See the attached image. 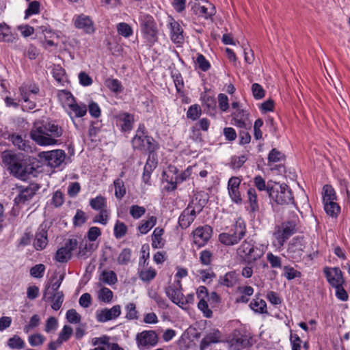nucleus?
<instances>
[{
    "label": "nucleus",
    "mask_w": 350,
    "mask_h": 350,
    "mask_svg": "<svg viewBox=\"0 0 350 350\" xmlns=\"http://www.w3.org/2000/svg\"><path fill=\"white\" fill-rule=\"evenodd\" d=\"M63 129L54 121L40 120L34 122L30 132L31 139L40 146L55 145Z\"/></svg>",
    "instance_id": "f257e3e1"
},
{
    "label": "nucleus",
    "mask_w": 350,
    "mask_h": 350,
    "mask_svg": "<svg viewBox=\"0 0 350 350\" xmlns=\"http://www.w3.org/2000/svg\"><path fill=\"white\" fill-rule=\"evenodd\" d=\"M1 159L2 164L11 175L21 180H25L27 178L29 166L23 154L6 150L1 152Z\"/></svg>",
    "instance_id": "f03ea898"
},
{
    "label": "nucleus",
    "mask_w": 350,
    "mask_h": 350,
    "mask_svg": "<svg viewBox=\"0 0 350 350\" xmlns=\"http://www.w3.org/2000/svg\"><path fill=\"white\" fill-rule=\"evenodd\" d=\"M139 22L140 30L146 44L149 46H153L159 40V29L156 21L150 14H141Z\"/></svg>",
    "instance_id": "7ed1b4c3"
},
{
    "label": "nucleus",
    "mask_w": 350,
    "mask_h": 350,
    "mask_svg": "<svg viewBox=\"0 0 350 350\" xmlns=\"http://www.w3.org/2000/svg\"><path fill=\"white\" fill-rule=\"evenodd\" d=\"M268 194L269 198L276 204L288 205L294 204V198L289 187L286 184L274 183L269 186Z\"/></svg>",
    "instance_id": "20e7f679"
},
{
    "label": "nucleus",
    "mask_w": 350,
    "mask_h": 350,
    "mask_svg": "<svg viewBox=\"0 0 350 350\" xmlns=\"http://www.w3.org/2000/svg\"><path fill=\"white\" fill-rule=\"evenodd\" d=\"M131 143L134 149L138 150L144 154H152L157 148L155 140L148 135H144L143 137L135 135Z\"/></svg>",
    "instance_id": "39448f33"
},
{
    "label": "nucleus",
    "mask_w": 350,
    "mask_h": 350,
    "mask_svg": "<svg viewBox=\"0 0 350 350\" xmlns=\"http://www.w3.org/2000/svg\"><path fill=\"white\" fill-rule=\"evenodd\" d=\"M136 342L140 350H146L158 342V335L154 330H144L136 335Z\"/></svg>",
    "instance_id": "423d86ee"
},
{
    "label": "nucleus",
    "mask_w": 350,
    "mask_h": 350,
    "mask_svg": "<svg viewBox=\"0 0 350 350\" xmlns=\"http://www.w3.org/2000/svg\"><path fill=\"white\" fill-rule=\"evenodd\" d=\"M305 243L303 237H294L289 243L287 248V256L293 261H300L302 259Z\"/></svg>",
    "instance_id": "0eeeda50"
},
{
    "label": "nucleus",
    "mask_w": 350,
    "mask_h": 350,
    "mask_svg": "<svg viewBox=\"0 0 350 350\" xmlns=\"http://www.w3.org/2000/svg\"><path fill=\"white\" fill-rule=\"evenodd\" d=\"M238 255L248 263L253 262L260 258L262 253L251 242L244 241L237 250Z\"/></svg>",
    "instance_id": "6e6552de"
},
{
    "label": "nucleus",
    "mask_w": 350,
    "mask_h": 350,
    "mask_svg": "<svg viewBox=\"0 0 350 350\" xmlns=\"http://www.w3.org/2000/svg\"><path fill=\"white\" fill-rule=\"evenodd\" d=\"M296 232V224L293 221L283 222L278 230L275 232L274 235L278 240V244L282 246L286 241Z\"/></svg>",
    "instance_id": "1a4fd4ad"
},
{
    "label": "nucleus",
    "mask_w": 350,
    "mask_h": 350,
    "mask_svg": "<svg viewBox=\"0 0 350 350\" xmlns=\"http://www.w3.org/2000/svg\"><path fill=\"white\" fill-rule=\"evenodd\" d=\"M77 240L75 239H68L64 246L59 248L55 255V260L59 262H66L70 259L72 251L77 247Z\"/></svg>",
    "instance_id": "9d476101"
},
{
    "label": "nucleus",
    "mask_w": 350,
    "mask_h": 350,
    "mask_svg": "<svg viewBox=\"0 0 350 350\" xmlns=\"http://www.w3.org/2000/svg\"><path fill=\"white\" fill-rule=\"evenodd\" d=\"M76 29L82 30L87 34H93L95 32L94 23L92 18L84 14L75 15L72 19Z\"/></svg>",
    "instance_id": "9b49d317"
},
{
    "label": "nucleus",
    "mask_w": 350,
    "mask_h": 350,
    "mask_svg": "<svg viewBox=\"0 0 350 350\" xmlns=\"http://www.w3.org/2000/svg\"><path fill=\"white\" fill-rule=\"evenodd\" d=\"M39 189L40 187L36 183H31L27 187L20 186L18 187L19 193L14 199L15 204L20 205L29 202Z\"/></svg>",
    "instance_id": "f8f14e48"
},
{
    "label": "nucleus",
    "mask_w": 350,
    "mask_h": 350,
    "mask_svg": "<svg viewBox=\"0 0 350 350\" xmlns=\"http://www.w3.org/2000/svg\"><path fill=\"white\" fill-rule=\"evenodd\" d=\"M241 180L237 176H232L228 182V191L231 200L237 204H241L243 198L240 191Z\"/></svg>",
    "instance_id": "ddd939ff"
},
{
    "label": "nucleus",
    "mask_w": 350,
    "mask_h": 350,
    "mask_svg": "<svg viewBox=\"0 0 350 350\" xmlns=\"http://www.w3.org/2000/svg\"><path fill=\"white\" fill-rule=\"evenodd\" d=\"M121 314V307L120 305H115L111 308H103L96 310V318L97 321L105 323L111 320L116 319Z\"/></svg>",
    "instance_id": "4468645a"
},
{
    "label": "nucleus",
    "mask_w": 350,
    "mask_h": 350,
    "mask_svg": "<svg viewBox=\"0 0 350 350\" xmlns=\"http://www.w3.org/2000/svg\"><path fill=\"white\" fill-rule=\"evenodd\" d=\"M212 228L209 226L197 228L193 232V243L198 247L204 245L211 237Z\"/></svg>",
    "instance_id": "2eb2a0df"
},
{
    "label": "nucleus",
    "mask_w": 350,
    "mask_h": 350,
    "mask_svg": "<svg viewBox=\"0 0 350 350\" xmlns=\"http://www.w3.org/2000/svg\"><path fill=\"white\" fill-rule=\"evenodd\" d=\"M230 347L234 350H242L250 345V338L240 331L234 330L230 339Z\"/></svg>",
    "instance_id": "dca6fc26"
},
{
    "label": "nucleus",
    "mask_w": 350,
    "mask_h": 350,
    "mask_svg": "<svg viewBox=\"0 0 350 350\" xmlns=\"http://www.w3.org/2000/svg\"><path fill=\"white\" fill-rule=\"evenodd\" d=\"M165 293L173 303L180 306V302L183 297L180 281H174L172 284L166 287Z\"/></svg>",
    "instance_id": "f3484780"
},
{
    "label": "nucleus",
    "mask_w": 350,
    "mask_h": 350,
    "mask_svg": "<svg viewBox=\"0 0 350 350\" xmlns=\"http://www.w3.org/2000/svg\"><path fill=\"white\" fill-rule=\"evenodd\" d=\"M50 286H46L43 293L42 299L46 301L52 302L51 308L54 310H58L64 301L63 292L49 293Z\"/></svg>",
    "instance_id": "a211bd4d"
},
{
    "label": "nucleus",
    "mask_w": 350,
    "mask_h": 350,
    "mask_svg": "<svg viewBox=\"0 0 350 350\" xmlns=\"http://www.w3.org/2000/svg\"><path fill=\"white\" fill-rule=\"evenodd\" d=\"M324 273L328 282L333 287L340 286L344 283L342 271L338 267H326Z\"/></svg>",
    "instance_id": "6ab92c4d"
},
{
    "label": "nucleus",
    "mask_w": 350,
    "mask_h": 350,
    "mask_svg": "<svg viewBox=\"0 0 350 350\" xmlns=\"http://www.w3.org/2000/svg\"><path fill=\"white\" fill-rule=\"evenodd\" d=\"M191 207L192 204H189L179 216L178 224L183 229L188 228L196 217V212L191 209Z\"/></svg>",
    "instance_id": "aec40b11"
},
{
    "label": "nucleus",
    "mask_w": 350,
    "mask_h": 350,
    "mask_svg": "<svg viewBox=\"0 0 350 350\" xmlns=\"http://www.w3.org/2000/svg\"><path fill=\"white\" fill-rule=\"evenodd\" d=\"M66 153L62 150H55L46 152V159L49 165L52 167H57L64 161Z\"/></svg>",
    "instance_id": "412c9836"
},
{
    "label": "nucleus",
    "mask_w": 350,
    "mask_h": 350,
    "mask_svg": "<svg viewBox=\"0 0 350 350\" xmlns=\"http://www.w3.org/2000/svg\"><path fill=\"white\" fill-rule=\"evenodd\" d=\"M170 37L173 42L180 44L184 41L183 35V30L180 25L174 18H171L170 21Z\"/></svg>",
    "instance_id": "4be33fe9"
},
{
    "label": "nucleus",
    "mask_w": 350,
    "mask_h": 350,
    "mask_svg": "<svg viewBox=\"0 0 350 350\" xmlns=\"http://www.w3.org/2000/svg\"><path fill=\"white\" fill-rule=\"evenodd\" d=\"M10 139L12 141L13 145L18 149L25 152L31 151L29 141L26 140L21 135L13 133L10 136Z\"/></svg>",
    "instance_id": "5701e85b"
},
{
    "label": "nucleus",
    "mask_w": 350,
    "mask_h": 350,
    "mask_svg": "<svg viewBox=\"0 0 350 350\" xmlns=\"http://www.w3.org/2000/svg\"><path fill=\"white\" fill-rule=\"evenodd\" d=\"M48 244L47 231L44 229H38L36 233L33 246L36 250H42Z\"/></svg>",
    "instance_id": "b1692460"
},
{
    "label": "nucleus",
    "mask_w": 350,
    "mask_h": 350,
    "mask_svg": "<svg viewBox=\"0 0 350 350\" xmlns=\"http://www.w3.org/2000/svg\"><path fill=\"white\" fill-rule=\"evenodd\" d=\"M249 306L255 313L268 314L267 304L264 299L259 297L258 295H256L255 298L252 300Z\"/></svg>",
    "instance_id": "393cba45"
},
{
    "label": "nucleus",
    "mask_w": 350,
    "mask_h": 350,
    "mask_svg": "<svg viewBox=\"0 0 350 350\" xmlns=\"http://www.w3.org/2000/svg\"><path fill=\"white\" fill-rule=\"evenodd\" d=\"M229 232L230 234H232L233 237H237V239H239V242L244 237L246 233V228L244 221L240 218L238 219L229 230Z\"/></svg>",
    "instance_id": "a878e982"
},
{
    "label": "nucleus",
    "mask_w": 350,
    "mask_h": 350,
    "mask_svg": "<svg viewBox=\"0 0 350 350\" xmlns=\"http://www.w3.org/2000/svg\"><path fill=\"white\" fill-rule=\"evenodd\" d=\"M190 170L187 168L186 170L183 172L180 175L176 176L174 177L172 176L170 179H167V183H168L170 186L166 187V190L168 191H174L177 187V184L180 183L189 176Z\"/></svg>",
    "instance_id": "bb28decb"
},
{
    "label": "nucleus",
    "mask_w": 350,
    "mask_h": 350,
    "mask_svg": "<svg viewBox=\"0 0 350 350\" xmlns=\"http://www.w3.org/2000/svg\"><path fill=\"white\" fill-rule=\"evenodd\" d=\"M16 35L13 34L10 27L5 23H0V42L13 43L16 40Z\"/></svg>",
    "instance_id": "cd10ccee"
},
{
    "label": "nucleus",
    "mask_w": 350,
    "mask_h": 350,
    "mask_svg": "<svg viewBox=\"0 0 350 350\" xmlns=\"http://www.w3.org/2000/svg\"><path fill=\"white\" fill-rule=\"evenodd\" d=\"M221 338V333L218 329H213L208 333L201 341L202 349L208 347L212 343H216Z\"/></svg>",
    "instance_id": "c85d7f7f"
},
{
    "label": "nucleus",
    "mask_w": 350,
    "mask_h": 350,
    "mask_svg": "<svg viewBox=\"0 0 350 350\" xmlns=\"http://www.w3.org/2000/svg\"><path fill=\"white\" fill-rule=\"evenodd\" d=\"M247 202L250 204V212L254 214L259 211L257 194L254 188L250 187L247 191Z\"/></svg>",
    "instance_id": "c756f323"
},
{
    "label": "nucleus",
    "mask_w": 350,
    "mask_h": 350,
    "mask_svg": "<svg viewBox=\"0 0 350 350\" xmlns=\"http://www.w3.org/2000/svg\"><path fill=\"white\" fill-rule=\"evenodd\" d=\"M90 206L95 211H101L107 209V200L102 196H98L90 200Z\"/></svg>",
    "instance_id": "7c9ffc66"
},
{
    "label": "nucleus",
    "mask_w": 350,
    "mask_h": 350,
    "mask_svg": "<svg viewBox=\"0 0 350 350\" xmlns=\"http://www.w3.org/2000/svg\"><path fill=\"white\" fill-rule=\"evenodd\" d=\"M73 102L69 104V108L75 114V117L81 118L83 117L87 113V107L84 104H78L74 99V97L70 94Z\"/></svg>",
    "instance_id": "2f4dec72"
},
{
    "label": "nucleus",
    "mask_w": 350,
    "mask_h": 350,
    "mask_svg": "<svg viewBox=\"0 0 350 350\" xmlns=\"http://www.w3.org/2000/svg\"><path fill=\"white\" fill-rule=\"evenodd\" d=\"M324 209L326 213L332 217H336L340 212V206L334 201L323 202Z\"/></svg>",
    "instance_id": "473e14b6"
},
{
    "label": "nucleus",
    "mask_w": 350,
    "mask_h": 350,
    "mask_svg": "<svg viewBox=\"0 0 350 350\" xmlns=\"http://www.w3.org/2000/svg\"><path fill=\"white\" fill-rule=\"evenodd\" d=\"M164 232L163 229L156 228L152 234V246L153 248H161L164 243L162 235Z\"/></svg>",
    "instance_id": "72a5a7b5"
},
{
    "label": "nucleus",
    "mask_w": 350,
    "mask_h": 350,
    "mask_svg": "<svg viewBox=\"0 0 350 350\" xmlns=\"http://www.w3.org/2000/svg\"><path fill=\"white\" fill-rule=\"evenodd\" d=\"M120 121L122 123V129L124 131H129L132 129L133 122V117L129 113H122L118 116Z\"/></svg>",
    "instance_id": "f704fd0d"
},
{
    "label": "nucleus",
    "mask_w": 350,
    "mask_h": 350,
    "mask_svg": "<svg viewBox=\"0 0 350 350\" xmlns=\"http://www.w3.org/2000/svg\"><path fill=\"white\" fill-rule=\"evenodd\" d=\"M128 232L127 226L122 221L117 220L113 227V234L117 239L124 237Z\"/></svg>",
    "instance_id": "c9c22d12"
},
{
    "label": "nucleus",
    "mask_w": 350,
    "mask_h": 350,
    "mask_svg": "<svg viewBox=\"0 0 350 350\" xmlns=\"http://www.w3.org/2000/svg\"><path fill=\"white\" fill-rule=\"evenodd\" d=\"M157 223V217L151 216L147 220H143L138 226L141 234H146Z\"/></svg>",
    "instance_id": "e433bc0d"
},
{
    "label": "nucleus",
    "mask_w": 350,
    "mask_h": 350,
    "mask_svg": "<svg viewBox=\"0 0 350 350\" xmlns=\"http://www.w3.org/2000/svg\"><path fill=\"white\" fill-rule=\"evenodd\" d=\"M19 91L22 99L25 103V105L23 106V109L28 110L33 109L36 107V104L35 101L30 100L29 96L27 95V88L21 87L19 88Z\"/></svg>",
    "instance_id": "4c0bfd02"
},
{
    "label": "nucleus",
    "mask_w": 350,
    "mask_h": 350,
    "mask_svg": "<svg viewBox=\"0 0 350 350\" xmlns=\"http://www.w3.org/2000/svg\"><path fill=\"white\" fill-rule=\"evenodd\" d=\"M219 241L224 245L230 246L234 245L239 243V239L237 237H233L229 232H223L219 235Z\"/></svg>",
    "instance_id": "58836bf2"
},
{
    "label": "nucleus",
    "mask_w": 350,
    "mask_h": 350,
    "mask_svg": "<svg viewBox=\"0 0 350 350\" xmlns=\"http://www.w3.org/2000/svg\"><path fill=\"white\" fill-rule=\"evenodd\" d=\"M118 33L124 38H129L133 33V30L128 23L122 22L116 26Z\"/></svg>",
    "instance_id": "ea45409f"
},
{
    "label": "nucleus",
    "mask_w": 350,
    "mask_h": 350,
    "mask_svg": "<svg viewBox=\"0 0 350 350\" xmlns=\"http://www.w3.org/2000/svg\"><path fill=\"white\" fill-rule=\"evenodd\" d=\"M105 85L113 92L120 93L123 91L121 82L116 79L109 78L105 80Z\"/></svg>",
    "instance_id": "a19ab883"
},
{
    "label": "nucleus",
    "mask_w": 350,
    "mask_h": 350,
    "mask_svg": "<svg viewBox=\"0 0 350 350\" xmlns=\"http://www.w3.org/2000/svg\"><path fill=\"white\" fill-rule=\"evenodd\" d=\"M98 298L103 302L109 303L113 298V292L107 287H103L98 292Z\"/></svg>",
    "instance_id": "79ce46f5"
},
{
    "label": "nucleus",
    "mask_w": 350,
    "mask_h": 350,
    "mask_svg": "<svg viewBox=\"0 0 350 350\" xmlns=\"http://www.w3.org/2000/svg\"><path fill=\"white\" fill-rule=\"evenodd\" d=\"M208 7H206L205 5H198L197 12L198 14L204 17L205 18H208L213 15L215 14V8L212 5V4L208 3Z\"/></svg>",
    "instance_id": "37998d69"
},
{
    "label": "nucleus",
    "mask_w": 350,
    "mask_h": 350,
    "mask_svg": "<svg viewBox=\"0 0 350 350\" xmlns=\"http://www.w3.org/2000/svg\"><path fill=\"white\" fill-rule=\"evenodd\" d=\"M157 275L154 269L149 268L147 269H142L139 272V278L144 282H150L153 280Z\"/></svg>",
    "instance_id": "c03bdc74"
},
{
    "label": "nucleus",
    "mask_w": 350,
    "mask_h": 350,
    "mask_svg": "<svg viewBox=\"0 0 350 350\" xmlns=\"http://www.w3.org/2000/svg\"><path fill=\"white\" fill-rule=\"evenodd\" d=\"M115 187V196L118 199H122L126 194V188L124 182L120 178H118L113 182Z\"/></svg>",
    "instance_id": "a18cd8bd"
},
{
    "label": "nucleus",
    "mask_w": 350,
    "mask_h": 350,
    "mask_svg": "<svg viewBox=\"0 0 350 350\" xmlns=\"http://www.w3.org/2000/svg\"><path fill=\"white\" fill-rule=\"evenodd\" d=\"M8 345L12 349H21L24 348L25 342L21 337L17 335H14L8 340Z\"/></svg>",
    "instance_id": "49530a36"
},
{
    "label": "nucleus",
    "mask_w": 350,
    "mask_h": 350,
    "mask_svg": "<svg viewBox=\"0 0 350 350\" xmlns=\"http://www.w3.org/2000/svg\"><path fill=\"white\" fill-rule=\"evenodd\" d=\"M131 250L129 248H124L120 253L117 261L119 265H127L131 262Z\"/></svg>",
    "instance_id": "de8ad7c7"
},
{
    "label": "nucleus",
    "mask_w": 350,
    "mask_h": 350,
    "mask_svg": "<svg viewBox=\"0 0 350 350\" xmlns=\"http://www.w3.org/2000/svg\"><path fill=\"white\" fill-rule=\"evenodd\" d=\"M96 246L94 243H85L84 244L81 243L79 245L78 256L81 258H86L88 256V252H92L96 249Z\"/></svg>",
    "instance_id": "09e8293b"
},
{
    "label": "nucleus",
    "mask_w": 350,
    "mask_h": 350,
    "mask_svg": "<svg viewBox=\"0 0 350 350\" xmlns=\"http://www.w3.org/2000/svg\"><path fill=\"white\" fill-rule=\"evenodd\" d=\"M324 195L323 196V202L334 201L336 200V193L331 185H326L323 187Z\"/></svg>",
    "instance_id": "8fccbe9b"
},
{
    "label": "nucleus",
    "mask_w": 350,
    "mask_h": 350,
    "mask_svg": "<svg viewBox=\"0 0 350 350\" xmlns=\"http://www.w3.org/2000/svg\"><path fill=\"white\" fill-rule=\"evenodd\" d=\"M201 115L200 107L196 104L190 106L187 112V118L192 120H197Z\"/></svg>",
    "instance_id": "3c124183"
},
{
    "label": "nucleus",
    "mask_w": 350,
    "mask_h": 350,
    "mask_svg": "<svg viewBox=\"0 0 350 350\" xmlns=\"http://www.w3.org/2000/svg\"><path fill=\"white\" fill-rule=\"evenodd\" d=\"M65 70L60 66H55L53 69V76L59 83H63L65 81Z\"/></svg>",
    "instance_id": "603ef678"
},
{
    "label": "nucleus",
    "mask_w": 350,
    "mask_h": 350,
    "mask_svg": "<svg viewBox=\"0 0 350 350\" xmlns=\"http://www.w3.org/2000/svg\"><path fill=\"white\" fill-rule=\"evenodd\" d=\"M126 318L129 320L138 319V312L136 310V306L134 303H129L126 306Z\"/></svg>",
    "instance_id": "864d4df0"
},
{
    "label": "nucleus",
    "mask_w": 350,
    "mask_h": 350,
    "mask_svg": "<svg viewBox=\"0 0 350 350\" xmlns=\"http://www.w3.org/2000/svg\"><path fill=\"white\" fill-rule=\"evenodd\" d=\"M87 219L85 212L78 209L73 217V224L75 226H81L86 222Z\"/></svg>",
    "instance_id": "5fc2aeb1"
},
{
    "label": "nucleus",
    "mask_w": 350,
    "mask_h": 350,
    "mask_svg": "<svg viewBox=\"0 0 350 350\" xmlns=\"http://www.w3.org/2000/svg\"><path fill=\"white\" fill-rule=\"evenodd\" d=\"M284 277L288 280H293L296 278H299L301 275L300 271L295 270L293 267L289 266H285L284 267Z\"/></svg>",
    "instance_id": "6e6d98bb"
},
{
    "label": "nucleus",
    "mask_w": 350,
    "mask_h": 350,
    "mask_svg": "<svg viewBox=\"0 0 350 350\" xmlns=\"http://www.w3.org/2000/svg\"><path fill=\"white\" fill-rule=\"evenodd\" d=\"M73 333V329L70 325H65L58 335V338L63 342L68 341Z\"/></svg>",
    "instance_id": "4d7b16f0"
},
{
    "label": "nucleus",
    "mask_w": 350,
    "mask_h": 350,
    "mask_svg": "<svg viewBox=\"0 0 350 350\" xmlns=\"http://www.w3.org/2000/svg\"><path fill=\"white\" fill-rule=\"evenodd\" d=\"M146 213V208L144 206L138 205H132L130 207L129 213L134 219H139Z\"/></svg>",
    "instance_id": "13d9d810"
},
{
    "label": "nucleus",
    "mask_w": 350,
    "mask_h": 350,
    "mask_svg": "<svg viewBox=\"0 0 350 350\" xmlns=\"http://www.w3.org/2000/svg\"><path fill=\"white\" fill-rule=\"evenodd\" d=\"M40 322V318L38 314H33L27 325L24 327V332L27 334L35 327H38Z\"/></svg>",
    "instance_id": "bf43d9fd"
},
{
    "label": "nucleus",
    "mask_w": 350,
    "mask_h": 350,
    "mask_svg": "<svg viewBox=\"0 0 350 350\" xmlns=\"http://www.w3.org/2000/svg\"><path fill=\"white\" fill-rule=\"evenodd\" d=\"M28 340L31 347H37L44 343L45 338L40 334H34L29 336Z\"/></svg>",
    "instance_id": "052dcab7"
},
{
    "label": "nucleus",
    "mask_w": 350,
    "mask_h": 350,
    "mask_svg": "<svg viewBox=\"0 0 350 350\" xmlns=\"http://www.w3.org/2000/svg\"><path fill=\"white\" fill-rule=\"evenodd\" d=\"M109 220L108 211L103 210L99 211V213L93 218L94 223H100L103 225H106Z\"/></svg>",
    "instance_id": "680f3d73"
},
{
    "label": "nucleus",
    "mask_w": 350,
    "mask_h": 350,
    "mask_svg": "<svg viewBox=\"0 0 350 350\" xmlns=\"http://www.w3.org/2000/svg\"><path fill=\"white\" fill-rule=\"evenodd\" d=\"M40 3L38 1H31L27 10H25V18L32 14H38L40 12Z\"/></svg>",
    "instance_id": "e2e57ef3"
},
{
    "label": "nucleus",
    "mask_w": 350,
    "mask_h": 350,
    "mask_svg": "<svg viewBox=\"0 0 350 350\" xmlns=\"http://www.w3.org/2000/svg\"><path fill=\"white\" fill-rule=\"evenodd\" d=\"M102 275L103 282L109 285L114 284L118 280L116 274L113 271H105L103 272Z\"/></svg>",
    "instance_id": "0e129e2a"
},
{
    "label": "nucleus",
    "mask_w": 350,
    "mask_h": 350,
    "mask_svg": "<svg viewBox=\"0 0 350 350\" xmlns=\"http://www.w3.org/2000/svg\"><path fill=\"white\" fill-rule=\"evenodd\" d=\"M58 323L56 318L51 317L47 319L44 327V331L46 333L53 332L57 328Z\"/></svg>",
    "instance_id": "69168bd1"
},
{
    "label": "nucleus",
    "mask_w": 350,
    "mask_h": 350,
    "mask_svg": "<svg viewBox=\"0 0 350 350\" xmlns=\"http://www.w3.org/2000/svg\"><path fill=\"white\" fill-rule=\"evenodd\" d=\"M45 271V267L42 264H38L31 267L30 269V275L36 278H40L43 276Z\"/></svg>",
    "instance_id": "338daca9"
},
{
    "label": "nucleus",
    "mask_w": 350,
    "mask_h": 350,
    "mask_svg": "<svg viewBox=\"0 0 350 350\" xmlns=\"http://www.w3.org/2000/svg\"><path fill=\"white\" fill-rule=\"evenodd\" d=\"M284 157V154L276 148H273L269 155L268 161L269 163H275L281 161Z\"/></svg>",
    "instance_id": "774afa93"
}]
</instances>
